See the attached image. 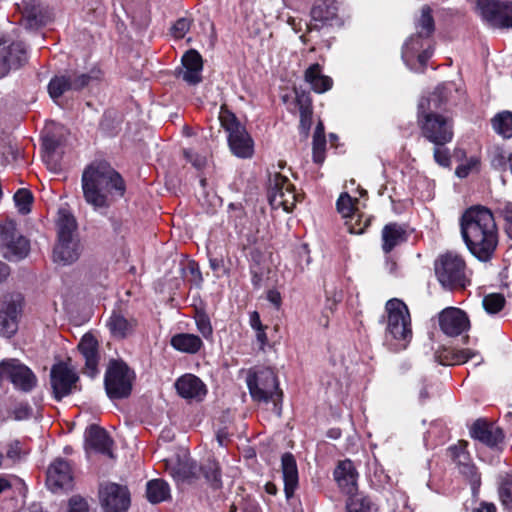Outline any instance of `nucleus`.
<instances>
[{
	"label": "nucleus",
	"mask_w": 512,
	"mask_h": 512,
	"mask_svg": "<svg viewBox=\"0 0 512 512\" xmlns=\"http://www.w3.org/2000/svg\"><path fill=\"white\" fill-rule=\"evenodd\" d=\"M476 11L492 28L512 27V2L501 0H477Z\"/></svg>",
	"instance_id": "obj_11"
},
{
	"label": "nucleus",
	"mask_w": 512,
	"mask_h": 512,
	"mask_svg": "<svg viewBox=\"0 0 512 512\" xmlns=\"http://www.w3.org/2000/svg\"><path fill=\"white\" fill-rule=\"evenodd\" d=\"M133 372L119 361L110 363L105 374V388L111 399L126 398L132 390Z\"/></svg>",
	"instance_id": "obj_9"
},
{
	"label": "nucleus",
	"mask_w": 512,
	"mask_h": 512,
	"mask_svg": "<svg viewBox=\"0 0 512 512\" xmlns=\"http://www.w3.org/2000/svg\"><path fill=\"white\" fill-rule=\"evenodd\" d=\"M20 301L12 296H5L0 302V335L11 337L18 328L17 318L20 313Z\"/></svg>",
	"instance_id": "obj_18"
},
{
	"label": "nucleus",
	"mask_w": 512,
	"mask_h": 512,
	"mask_svg": "<svg viewBox=\"0 0 512 512\" xmlns=\"http://www.w3.org/2000/svg\"><path fill=\"white\" fill-rule=\"evenodd\" d=\"M369 479L371 484L376 488H382L390 482L389 475L377 461H374L370 467Z\"/></svg>",
	"instance_id": "obj_44"
},
{
	"label": "nucleus",
	"mask_w": 512,
	"mask_h": 512,
	"mask_svg": "<svg viewBox=\"0 0 512 512\" xmlns=\"http://www.w3.org/2000/svg\"><path fill=\"white\" fill-rule=\"evenodd\" d=\"M147 499L151 503H160L170 496V488L167 482L161 479H154L147 483Z\"/></svg>",
	"instance_id": "obj_35"
},
{
	"label": "nucleus",
	"mask_w": 512,
	"mask_h": 512,
	"mask_svg": "<svg viewBox=\"0 0 512 512\" xmlns=\"http://www.w3.org/2000/svg\"><path fill=\"white\" fill-rule=\"evenodd\" d=\"M499 497L505 509L512 512V477L505 479L501 484Z\"/></svg>",
	"instance_id": "obj_51"
},
{
	"label": "nucleus",
	"mask_w": 512,
	"mask_h": 512,
	"mask_svg": "<svg viewBox=\"0 0 512 512\" xmlns=\"http://www.w3.org/2000/svg\"><path fill=\"white\" fill-rule=\"evenodd\" d=\"M442 147L443 146H435L433 153L434 160L442 167H449L451 164L449 150Z\"/></svg>",
	"instance_id": "obj_57"
},
{
	"label": "nucleus",
	"mask_w": 512,
	"mask_h": 512,
	"mask_svg": "<svg viewBox=\"0 0 512 512\" xmlns=\"http://www.w3.org/2000/svg\"><path fill=\"white\" fill-rule=\"evenodd\" d=\"M219 121L227 134V141L231 152L239 158L252 157L254 141L236 115L225 106H221Z\"/></svg>",
	"instance_id": "obj_6"
},
{
	"label": "nucleus",
	"mask_w": 512,
	"mask_h": 512,
	"mask_svg": "<svg viewBox=\"0 0 512 512\" xmlns=\"http://www.w3.org/2000/svg\"><path fill=\"white\" fill-rule=\"evenodd\" d=\"M369 225L370 219L368 217L363 219V215L358 211L345 219V227L351 234H362Z\"/></svg>",
	"instance_id": "obj_42"
},
{
	"label": "nucleus",
	"mask_w": 512,
	"mask_h": 512,
	"mask_svg": "<svg viewBox=\"0 0 512 512\" xmlns=\"http://www.w3.org/2000/svg\"><path fill=\"white\" fill-rule=\"evenodd\" d=\"M247 386L255 401L273 402L276 412L280 414L281 408L278 407V402L281 401L283 394L279 389V383L273 370L264 368L249 373Z\"/></svg>",
	"instance_id": "obj_7"
},
{
	"label": "nucleus",
	"mask_w": 512,
	"mask_h": 512,
	"mask_svg": "<svg viewBox=\"0 0 512 512\" xmlns=\"http://www.w3.org/2000/svg\"><path fill=\"white\" fill-rule=\"evenodd\" d=\"M435 275L440 284L448 289H463L470 279L463 257L453 251L438 256L435 261Z\"/></svg>",
	"instance_id": "obj_5"
},
{
	"label": "nucleus",
	"mask_w": 512,
	"mask_h": 512,
	"mask_svg": "<svg viewBox=\"0 0 512 512\" xmlns=\"http://www.w3.org/2000/svg\"><path fill=\"white\" fill-rule=\"evenodd\" d=\"M203 473L207 481L214 489L221 487V475L219 471L218 463L214 460H209L202 468Z\"/></svg>",
	"instance_id": "obj_46"
},
{
	"label": "nucleus",
	"mask_w": 512,
	"mask_h": 512,
	"mask_svg": "<svg viewBox=\"0 0 512 512\" xmlns=\"http://www.w3.org/2000/svg\"><path fill=\"white\" fill-rule=\"evenodd\" d=\"M198 330L205 337L208 338L212 335V326L208 317L201 315L196 320Z\"/></svg>",
	"instance_id": "obj_61"
},
{
	"label": "nucleus",
	"mask_w": 512,
	"mask_h": 512,
	"mask_svg": "<svg viewBox=\"0 0 512 512\" xmlns=\"http://www.w3.org/2000/svg\"><path fill=\"white\" fill-rule=\"evenodd\" d=\"M479 166V160L476 157L470 158L465 164H461L456 168L455 174L459 178L467 177L470 172L477 169Z\"/></svg>",
	"instance_id": "obj_55"
},
{
	"label": "nucleus",
	"mask_w": 512,
	"mask_h": 512,
	"mask_svg": "<svg viewBox=\"0 0 512 512\" xmlns=\"http://www.w3.org/2000/svg\"><path fill=\"white\" fill-rule=\"evenodd\" d=\"M71 86L73 90H80L88 85L91 79H98V75L86 74V73H72Z\"/></svg>",
	"instance_id": "obj_53"
},
{
	"label": "nucleus",
	"mask_w": 512,
	"mask_h": 512,
	"mask_svg": "<svg viewBox=\"0 0 512 512\" xmlns=\"http://www.w3.org/2000/svg\"><path fill=\"white\" fill-rule=\"evenodd\" d=\"M458 471L469 481L473 490L479 488L481 484V477L473 462L468 464L466 463L465 465L458 467Z\"/></svg>",
	"instance_id": "obj_50"
},
{
	"label": "nucleus",
	"mask_w": 512,
	"mask_h": 512,
	"mask_svg": "<svg viewBox=\"0 0 512 512\" xmlns=\"http://www.w3.org/2000/svg\"><path fill=\"white\" fill-rule=\"evenodd\" d=\"M429 38L420 36L419 33L411 36L404 44L402 57L405 61L414 55L422 66H425L427 61L433 54L432 46L429 43Z\"/></svg>",
	"instance_id": "obj_23"
},
{
	"label": "nucleus",
	"mask_w": 512,
	"mask_h": 512,
	"mask_svg": "<svg viewBox=\"0 0 512 512\" xmlns=\"http://www.w3.org/2000/svg\"><path fill=\"white\" fill-rule=\"evenodd\" d=\"M467 442L465 441H459L457 445L452 446L449 448L451 457L455 464L457 465V468L465 465L466 463L472 462V459L470 457V454L467 451Z\"/></svg>",
	"instance_id": "obj_45"
},
{
	"label": "nucleus",
	"mask_w": 512,
	"mask_h": 512,
	"mask_svg": "<svg viewBox=\"0 0 512 512\" xmlns=\"http://www.w3.org/2000/svg\"><path fill=\"white\" fill-rule=\"evenodd\" d=\"M470 435L490 447L498 445L504 439V433L500 427L483 419L474 422Z\"/></svg>",
	"instance_id": "obj_24"
},
{
	"label": "nucleus",
	"mask_w": 512,
	"mask_h": 512,
	"mask_svg": "<svg viewBox=\"0 0 512 512\" xmlns=\"http://www.w3.org/2000/svg\"><path fill=\"white\" fill-rule=\"evenodd\" d=\"M439 325L446 335L458 336L468 330L470 322L464 311L448 307L439 314Z\"/></svg>",
	"instance_id": "obj_19"
},
{
	"label": "nucleus",
	"mask_w": 512,
	"mask_h": 512,
	"mask_svg": "<svg viewBox=\"0 0 512 512\" xmlns=\"http://www.w3.org/2000/svg\"><path fill=\"white\" fill-rule=\"evenodd\" d=\"M107 326L114 337L123 339L133 332L136 321L114 312L109 318Z\"/></svg>",
	"instance_id": "obj_32"
},
{
	"label": "nucleus",
	"mask_w": 512,
	"mask_h": 512,
	"mask_svg": "<svg viewBox=\"0 0 512 512\" xmlns=\"http://www.w3.org/2000/svg\"><path fill=\"white\" fill-rule=\"evenodd\" d=\"M347 512H376L377 507L366 496L357 494L350 495L346 503Z\"/></svg>",
	"instance_id": "obj_38"
},
{
	"label": "nucleus",
	"mask_w": 512,
	"mask_h": 512,
	"mask_svg": "<svg viewBox=\"0 0 512 512\" xmlns=\"http://www.w3.org/2000/svg\"><path fill=\"white\" fill-rule=\"evenodd\" d=\"M58 238L78 237L76 233V220L67 209L58 211L57 219Z\"/></svg>",
	"instance_id": "obj_34"
},
{
	"label": "nucleus",
	"mask_w": 512,
	"mask_h": 512,
	"mask_svg": "<svg viewBox=\"0 0 512 512\" xmlns=\"http://www.w3.org/2000/svg\"><path fill=\"white\" fill-rule=\"evenodd\" d=\"M78 381L79 376L67 362H59L52 366L50 383L53 396L57 401L77 391Z\"/></svg>",
	"instance_id": "obj_14"
},
{
	"label": "nucleus",
	"mask_w": 512,
	"mask_h": 512,
	"mask_svg": "<svg viewBox=\"0 0 512 512\" xmlns=\"http://www.w3.org/2000/svg\"><path fill=\"white\" fill-rule=\"evenodd\" d=\"M462 238L472 255L489 261L498 246V228L493 213L483 206L468 208L460 219Z\"/></svg>",
	"instance_id": "obj_1"
},
{
	"label": "nucleus",
	"mask_w": 512,
	"mask_h": 512,
	"mask_svg": "<svg viewBox=\"0 0 512 512\" xmlns=\"http://www.w3.org/2000/svg\"><path fill=\"white\" fill-rule=\"evenodd\" d=\"M46 483L48 488L56 493L61 490H70L73 486V474L70 464L62 459H55L47 470Z\"/></svg>",
	"instance_id": "obj_17"
},
{
	"label": "nucleus",
	"mask_w": 512,
	"mask_h": 512,
	"mask_svg": "<svg viewBox=\"0 0 512 512\" xmlns=\"http://www.w3.org/2000/svg\"><path fill=\"white\" fill-rule=\"evenodd\" d=\"M408 234L406 229L398 223L386 224L381 233L382 250L389 254L395 247L407 241Z\"/></svg>",
	"instance_id": "obj_28"
},
{
	"label": "nucleus",
	"mask_w": 512,
	"mask_h": 512,
	"mask_svg": "<svg viewBox=\"0 0 512 512\" xmlns=\"http://www.w3.org/2000/svg\"><path fill=\"white\" fill-rule=\"evenodd\" d=\"M167 465H169L170 474L178 482L189 481L196 476L197 466L186 454L182 458L178 457L176 462L171 461Z\"/></svg>",
	"instance_id": "obj_31"
},
{
	"label": "nucleus",
	"mask_w": 512,
	"mask_h": 512,
	"mask_svg": "<svg viewBox=\"0 0 512 512\" xmlns=\"http://www.w3.org/2000/svg\"><path fill=\"white\" fill-rule=\"evenodd\" d=\"M202 344V340L194 334L181 333L171 338L172 347L184 353H197Z\"/></svg>",
	"instance_id": "obj_33"
},
{
	"label": "nucleus",
	"mask_w": 512,
	"mask_h": 512,
	"mask_svg": "<svg viewBox=\"0 0 512 512\" xmlns=\"http://www.w3.org/2000/svg\"><path fill=\"white\" fill-rule=\"evenodd\" d=\"M85 441L87 451L94 450L112 456L111 446L113 441L103 428L91 425L86 430Z\"/></svg>",
	"instance_id": "obj_27"
},
{
	"label": "nucleus",
	"mask_w": 512,
	"mask_h": 512,
	"mask_svg": "<svg viewBox=\"0 0 512 512\" xmlns=\"http://www.w3.org/2000/svg\"><path fill=\"white\" fill-rule=\"evenodd\" d=\"M81 186L86 203L94 210L109 208L125 193L121 175L105 161L92 162L84 169Z\"/></svg>",
	"instance_id": "obj_2"
},
{
	"label": "nucleus",
	"mask_w": 512,
	"mask_h": 512,
	"mask_svg": "<svg viewBox=\"0 0 512 512\" xmlns=\"http://www.w3.org/2000/svg\"><path fill=\"white\" fill-rule=\"evenodd\" d=\"M358 477V472L349 459L340 461L334 470V478L339 488L347 495H352L357 491Z\"/></svg>",
	"instance_id": "obj_22"
},
{
	"label": "nucleus",
	"mask_w": 512,
	"mask_h": 512,
	"mask_svg": "<svg viewBox=\"0 0 512 512\" xmlns=\"http://www.w3.org/2000/svg\"><path fill=\"white\" fill-rule=\"evenodd\" d=\"M355 203L357 199H353L348 193H342L336 203L337 210L346 219L357 212Z\"/></svg>",
	"instance_id": "obj_48"
},
{
	"label": "nucleus",
	"mask_w": 512,
	"mask_h": 512,
	"mask_svg": "<svg viewBox=\"0 0 512 512\" xmlns=\"http://www.w3.org/2000/svg\"><path fill=\"white\" fill-rule=\"evenodd\" d=\"M14 201L21 214H28L31 211L33 195L27 189H19L14 195Z\"/></svg>",
	"instance_id": "obj_47"
},
{
	"label": "nucleus",
	"mask_w": 512,
	"mask_h": 512,
	"mask_svg": "<svg viewBox=\"0 0 512 512\" xmlns=\"http://www.w3.org/2000/svg\"><path fill=\"white\" fill-rule=\"evenodd\" d=\"M296 104L300 113V125L307 132L312 123V101L309 94L297 93Z\"/></svg>",
	"instance_id": "obj_36"
},
{
	"label": "nucleus",
	"mask_w": 512,
	"mask_h": 512,
	"mask_svg": "<svg viewBox=\"0 0 512 512\" xmlns=\"http://www.w3.org/2000/svg\"><path fill=\"white\" fill-rule=\"evenodd\" d=\"M184 155L186 159L192 163L197 169H201L206 164V158L190 150H185Z\"/></svg>",
	"instance_id": "obj_62"
},
{
	"label": "nucleus",
	"mask_w": 512,
	"mask_h": 512,
	"mask_svg": "<svg viewBox=\"0 0 512 512\" xmlns=\"http://www.w3.org/2000/svg\"><path fill=\"white\" fill-rule=\"evenodd\" d=\"M326 140H313V160L317 164H321L325 160Z\"/></svg>",
	"instance_id": "obj_59"
},
{
	"label": "nucleus",
	"mask_w": 512,
	"mask_h": 512,
	"mask_svg": "<svg viewBox=\"0 0 512 512\" xmlns=\"http://www.w3.org/2000/svg\"><path fill=\"white\" fill-rule=\"evenodd\" d=\"M21 22L28 29H37L50 20L47 9L38 0H23L18 4Z\"/></svg>",
	"instance_id": "obj_20"
},
{
	"label": "nucleus",
	"mask_w": 512,
	"mask_h": 512,
	"mask_svg": "<svg viewBox=\"0 0 512 512\" xmlns=\"http://www.w3.org/2000/svg\"><path fill=\"white\" fill-rule=\"evenodd\" d=\"M26 60V49L22 42L0 38V78L21 67Z\"/></svg>",
	"instance_id": "obj_15"
},
{
	"label": "nucleus",
	"mask_w": 512,
	"mask_h": 512,
	"mask_svg": "<svg viewBox=\"0 0 512 512\" xmlns=\"http://www.w3.org/2000/svg\"><path fill=\"white\" fill-rule=\"evenodd\" d=\"M447 99V89L441 85L427 99H422L418 105V125L421 134L435 146H445L454 136L452 119L436 112Z\"/></svg>",
	"instance_id": "obj_3"
},
{
	"label": "nucleus",
	"mask_w": 512,
	"mask_h": 512,
	"mask_svg": "<svg viewBox=\"0 0 512 512\" xmlns=\"http://www.w3.org/2000/svg\"><path fill=\"white\" fill-rule=\"evenodd\" d=\"M182 63L185 69L202 70V57L196 50H190L182 57Z\"/></svg>",
	"instance_id": "obj_52"
},
{
	"label": "nucleus",
	"mask_w": 512,
	"mask_h": 512,
	"mask_svg": "<svg viewBox=\"0 0 512 512\" xmlns=\"http://www.w3.org/2000/svg\"><path fill=\"white\" fill-rule=\"evenodd\" d=\"M81 252L82 246L78 237L58 238L53 250V259L56 263L70 265L79 259Z\"/></svg>",
	"instance_id": "obj_21"
},
{
	"label": "nucleus",
	"mask_w": 512,
	"mask_h": 512,
	"mask_svg": "<svg viewBox=\"0 0 512 512\" xmlns=\"http://www.w3.org/2000/svg\"><path fill=\"white\" fill-rule=\"evenodd\" d=\"M473 361L474 367L483 362V357L476 351L470 349L455 350L451 352L450 365H460Z\"/></svg>",
	"instance_id": "obj_40"
},
{
	"label": "nucleus",
	"mask_w": 512,
	"mask_h": 512,
	"mask_svg": "<svg viewBox=\"0 0 512 512\" xmlns=\"http://www.w3.org/2000/svg\"><path fill=\"white\" fill-rule=\"evenodd\" d=\"M386 339L395 341L397 349H405L412 339L411 317L406 304L399 299L386 303Z\"/></svg>",
	"instance_id": "obj_4"
},
{
	"label": "nucleus",
	"mask_w": 512,
	"mask_h": 512,
	"mask_svg": "<svg viewBox=\"0 0 512 512\" xmlns=\"http://www.w3.org/2000/svg\"><path fill=\"white\" fill-rule=\"evenodd\" d=\"M98 343L94 336L85 334L78 344V349L85 359L84 374L95 377L98 374Z\"/></svg>",
	"instance_id": "obj_26"
},
{
	"label": "nucleus",
	"mask_w": 512,
	"mask_h": 512,
	"mask_svg": "<svg viewBox=\"0 0 512 512\" xmlns=\"http://www.w3.org/2000/svg\"><path fill=\"white\" fill-rule=\"evenodd\" d=\"M22 453L21 443L19 441H14L9 444L8 449L6 451V455L8 458L12 460L19 459Z\"/></svg>",
	"instance_id": "obj_64"
},
{
	"label": "nucleus",
	"mask_w": 512,
	"mask_h": 512,
	"mask_svg": "<svg viewBox=\"0 0 512 512\" xmlns=\"http://www.w3.org/2000/svg\"><path fill=\"white\" fill-rule=\"evenodd\" d=\"M201 71L198 69H185L182 73L183 80L189 84L195 85L202 80Z\"/></svg>",
	"instance_id": "obj_63"
},
{
	"label": "nucleus",
	"mask_w": 512,
	"mask_h": 512,
	"mask_svg": "<svg viewBox=\"0 0 512 512\" xmlns=\"http://www.w3.org/2000/svg\"><path fill=\"white\" fill-rule=\"evenodd\" d=\"M73 90L71 86V76L61 75L52 78L48 85L49 95L53 100L60 98L65 92Z\"/></svg>",
	"instance_id": "obj_39"
},
{
	"label": "nucleus",
	"mask_w": 512,
	"mask_h": 512,
	"mask_svg": "<svg viewBox=\"0 0 512 512\" xmlns=\"http://www.w3.org/2000/svg\"><path fill=\"white\" fill-rule=\"evenodd\" d=\"M298 195L289 179L279 172L270 173L268 199L274 209L290 212L296 206Z\"/></svg>",
	"instance_id": "obj_10"
},
{
	"label": "nucleus",
	"mask_w": 512,
	"mask_h": 512,
	"mask_svg": "<svg viewBox=\"0 0 512 512\" xmlns=\"http://www.w3.org/2000/svg\"><path fill=\"white\" fill-rule=\"evenodd\" d=\"M494 131L505 139L512 137V112L503 111L498 113L492 119Z\"/></svg>",
	"instance_id": "obj_37"
},
{
	"label": "nucleus",
	"mask_w": 512,
	"mask_h": 512,
	"mask_svg": "<svg viewBox=\"0 0 512 512\" xmlns=\"http://www.w3.org/2000/svg\"><path fill=\"white\" fill-rule=\"evenodd\" d=\"M99 495L105 512H126L130 506V494L125 486L107 483L100 487Z\"/></svg>",
	"instance_id": "obj_16"
},
{
	"label": "nucleus",
	"mask_w": 512,
	"mask_h": 512,
	"mask_svg": "<svg viewBox=\"0 0 512 512\" xmlns=\"http://www.w3.org/2000/svg\"><path fill=\"white\" fill-rule=\"evenodd\" d=\"M496 212L504 220V231L512 240V202L505 201L499 203Z\"/></svg>",
	"instance_id": "obj_49"
},
{
	"label": "nucleus",
	"mask_w": 512,
	"mask_h": 512,
	"mask_svg": "<svg viewBox=\"0 0 512 512\" xmlns=\"http://www.w3.org/2000/svg\"><path fill=\"white\" fill-rule=\"evenodd\" d=\"M32 412L28 403L19 402L11 409V414L15 420H24L30 417Z\"/></svg>",
	"instance_id": "obj_56"
},
{
	"label": "nucleus",
	"mask_w": 512,
	"mask_h": 512,
	"mask_svg": "<svg viewBox=\"0 0 512 512\" xmlns=\"http://www.w3.org/2000/svg\"><path fill=\"white\" fill-rule=\"evenodd\" d=\"M190 28V21L186 18L178 19L171 28V33L175 38L181 39Z\"/></svg>",
	"instance_id": "obj_58"
},
{
	"label": "nucleus",
	"mask_w": 512,
	"mask_h": 512,
	"mask_svg": "<svg viewBox=\"0 0 512 512\" xmlns=\"http://www.w3.org/2000/svg\"><path fill=\"white\" fill-rule=\"evenodd\" d=\"M505 297L500 293H491L484 296L482 305L485 311L489 314H497L505 306Z\"/></svg>",
	"instance_id": "obj_43"
},
{
	"label": "nucleus",
	"mask_w": 512,
	"mask_h": 512,
	"mask_svg": "<svg viewBox=\"0 0 512 512\" xmlns=\"http://www.w3.org/2000/svg\"><path fill=\"white\" fill-rule=\"evenodd\" d=\"M68 512H88V504L83 498L74 496L69 501Z\"/></svg>",
	"instance_id": "obj_60"
},
{
	"label": "nucleus",
	"mask_w": 512,
	"mask_h": 512,
	"mask_svg": "<svg viewBox=\"0 0 512 512\" xmlns=\"http://www.w3.org/2000/svg\"><path fill=\"white\" fill-rule=\"evenodd\" d=\"M0 246L3 256L10 261L25 258L29 253V241L19 234L16 222L7 219L0 224Z\"/></svg>",
	"instance_id": "obj_8"
},
{
	"label": "nucleus",
	"mask_w": 512,
	"mask_h": 512,
	"mask_svg": "<svg viewBox=\"0 0 512 512\" xmlns=\"http://www.w3.org/2000/svg\"><path fill=\"white\" fill-rule=\"evenodd\" d=\"M304 79L316 93H324L333 86V80L322 73V68L318 63L312 64L306 69Z\"/></svg>",
	"instance_id": "obj_30"
},
{
	"label": "nucleus",
	"mask_w": 512,
	"mask_h": 512,
	"mask_svg": "<svg viewBox=\"0 0 512 512\" xmlns=\"http://www.w3.org/2000/svg\"><path fill=\"white\" fill-rule=\"evenodd\" d=\"M434 32V19L431 15V9L424 6L421 9V15L416 22V33L420 36L430 37Z\"/></svg>",
	"instance_id": "obj_41"
},
{
	"label": "nucleus",
	"mask_w": 512,
	"mask_h": 512,
	"mask_svg": "<svg viewBox=\"0 0 512 512\" xmlns=\"http://www.w3.org/2000/svg\"><path fill=\"white\" fill-rule=\"evenodd\" d=\"M284 480V491L287 499H290L298 487V469L294 456L285 453L281 459Z\"/></svg>",
	"instance_id": "obj_29"
},
{
	"label": "nucleus",
	"mask_w": 512,
	"mask_h": 512,
	"mask_svg": "<svg viewBox=\"0 0 512 512\" xmlns=\"http://www.w3.org/2000/svg\"><path fill=\"white\" fill-rule=\"evenodd\" d=\"M342 20L338 16V6L335 0H315L310 10V22L307 32H320L323 29L341 26Z\"/></svg>",
	"instance_id": "obj_12"
},
{
	"label": "nucleus",
	"mask_w": 512,
	"mask_h": 512,
	"mask_svg": "<svg viewBox=\"0 0 512 512\" xmlns=\"http://www.w3.org/2000/svg\"><path fill=\"white\" fill-rule=\"evenodd\" d=\"M43 146L45 148V154L43 156L45 163L50 169L57 171L59 169V165L53 159L55 149L53 141L47 139L44 141Z\"/></svg>",
	"instance_id": "obj_54"
},
{
	"label": "nucleus",
	"mask_w": 512,
	"mask_h": 512,
	"mask_svg": "<svg viewBox=\"0 0 512 512\" xmlns=\"http://www.w3.org/2000/svg\"><path fill=\"white\" fill-rule=\"evenodd\" d=\"M177 393L185 399L201 401L207 393L206 385L193 374H185L175 382Z\"/></svg>",
	"instance_id": "obj_25"
},
{
	"label": "nucleus",
	"mask_w": 512,
	"mask_h": 512,
	"mask_svg": "<svg viewBox=\"0 0 512 512\" xmlns=\"http://www.w3.org/2000/svg\"><path fill=\"white\" fill-rule=\"evenodd\" d=\"M9 380L15 388L29 392L37 385V377L30 368L19 360L9 359L0 363V384Z\"/></svg>",
	"instance_id": "obj_13"
}]
</instances>
